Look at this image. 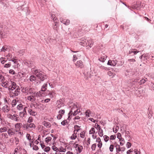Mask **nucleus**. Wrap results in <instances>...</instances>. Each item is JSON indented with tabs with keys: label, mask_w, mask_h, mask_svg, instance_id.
Segmentation results:
<instances>
[{
	"label": "nucleus",
	"mask_w": 154,
	"mask_h": 154,
	"mask_svg": "<svg viewBox=\"0 0 154 154\" xmlns=\"http://www.w3.org/2000/svg\"><path fill=\"white\" fill-rule=\"evenodd\" d=\"M32 71L33 74L42 81H44L47 78V76L45 74L41 73L39 70L35 69L33 70Z\"/></svg>",
	"instance_id": "nucleus-1"
},
{
	"label": "nucleus",
	"mask_w": 154,
	"mask_h": 154,
	"mask_svg": "<svg viewBox=\"0 0 154 154\" xmlns=\"http://www.w3.org/2000/svg\"><path fill=\"white\" fill-rule=\"evenodd\" d=\"M12 97L17 96L20 93V88L9 90Z\"/></svg>",
	"instance_id": "nucleus-2"
},
{
	"label": "nucleus",
	"mask_w": 154,
	"mask_h": 154,
	"mask_svg": "<svg viewBox=\"0 0 154 154\" xmlns=\"http://www.w3.org/2000/svg\"><path fill=\"white\" fill-rule=\"evenodd\" d=\"M80 128V127L77 125L74 126L75 130L74 131V133L70 137V138L72 140H75L77 137L76 134L77 133H75V132L76 131L78 132L79 130V129H76V128Z\"/></svg>",
	"instance_id": "nucleus-3"
},
{
	"label": "nucleus",
	"mask_w": 154,
	"mask_h": 154,
	"mask_svg": "<svg viewBox=\"0 0 154 154\" xmlns=\"http://www.w3.org/2000/svg\"><path fill=\"white\" fill-rule=\"evenodd\" d=\"M11 85H9V90L20 88L19 87L17 86L15 82L12 81H11Z\"/></svg>",
	"instance_id": "nucleus-4"
},
{
	"label": "nucleus",
	"mask_w": 154,
	"mask_h": 154,
	"mask_svg": "<svg viewBox=\"0 0 154 154\" xmlns=\"http://www.w3.org/2000/svg\"><path fill=\"white\" fill-rule=\"evenodd\" d=\"M27 99L32 102L38 100V98H36L34 94L30 96H28L27 97Z\"/></svg>",
	"instance_id": "nucleus-5"
},
{
	"label": "nucleus",
	"mask_w": 154,
	"mask_h": 154,
	"mask_svg": "<svg viewBox=\"0 0 154 154\" xmlns=\"http://www.w3.org/2000/svg\"><path fill=\"white\" fill-rule=\"evenodd\" d=\"M28 107L25 106L24 108L23 111L20 112L19 115L20 117L23 118L25 117L26 115L27 114L26 110L28 109Z\"/></svg>",
	"instance_id": "nucleus-6"
},
{
	"label": "nucleus",
	"mask_w": 154,
	"mask_h": 154,
	"mask_svg": "<svg viewBox=\"0 0 154 154\" xmlns=\"http://www.w3.org/2000/svg\"><path fill=\"white\" fill-rule=\"evenodd\" d=\"M46 93V95L49 96L51 98H53L55 96L56 94L55 91H47Z\"/></svg>",
	"instance_id": "nucleus-7"
},
{
	"label": "nucleus",
	"mask_w": 154,
	"mask_h": 154,
	"mask_svg": "<svg viewBox=\"0 0 154 154\" xmlns=\"http://www.w3.org/2000/svg\"><path fill=\"white\" fill-rule=\"evenodd\" d=\"M3 111L5 113H8L10 110V106L8 105H6L2 108Z\"/></svg>",
	"instance_id": "nucleus-8"
},
{
	"label": "nucleus",
	"mask_w": 154,
	"mask_h": 154,
	"mask_svg": "<svg viewBox=\"0 0 154 154\" xmlns=\"http://www.w3.org/2000/svg\"><path fill=\"white\" fill-rule=\"evenodd\" d=\"M1 86L4 88H8L9 89V82L7 81H5L2 82L1 84Z\"/></svg>",
	"instance_id": "nucleus-9"
},
{
	"label": "nucleus",
	"mask_w": 154,
	"mask_h": 154,
	"mask_svg": "<svg viewBox=\"0 0 154 154\" xmlns=\"http://www.w3.org/2000/svg\"><path fill=\"white\" fill-rule=\"evenodd\" d=\"M107 56L105 54H102L99 58V60L102 62H103L106 59Z\"/></svg>",
	"instance_id": "nucleus-10"
},
{
	"label": "nucleus",
	"mask_w": 154,
	"mask_h": 154,
	"mask_svg": "<svg viewBox=\"0 0 154 154\" xmlns=\"http://www.w3.org/2000/svg\"><path fill=\"white\" fill-rule=\"evenodd\" d=\"M48 84L50 85V87L51 88H53L51 86L52 85H50V83H48V82H46V83H44L43 86H42L41 89L42 90V91H43V92H44L45 91H46L48 86Z\"/></svg>",
	"instance_id": "nucleus-11"
},
{
	"label": "nucleus",
	"mask_w": 154,
	"mask_h": 154,
	"mask_svg": "<svg viewBox=\"0 0 154 154\" xmlns=\"http://www.w3.org/2000/svg\"><path fill=\"white\" fill-rule=\"evenodd\" d=\"M44 93L43 91H42V90L41 89V90L39 91L37 93L34 92V94L36 98H38V97L42 96V94H43Z\"/></svg>",
	"instance_id": "nucleus-12"
},
{
	"label": "nucleus",
	"mask_w": 154,
	"mask_h": 154,
	"mask_svg": "<svg viewBox=\"0 0 154 154\" xmlns=\"http://www.w3.org/2000/svg\"><path fill=\"white\" fill-rule=\"evenodd\" d=\"M60 21L62 23H63V24L66 25H68L70 23V21L69 20L63 19L62 18H60Z\"/></svg>",
	"instance_id": "nucleus-13"
},
{
	"label": "nucleus",
	"mask_w": 154,
	"mask_h": 154,
	"mask_svg": "<svg viewBox=\"0 0 154 154\" xmlns=\"http://www.w3.org/2000/svg\"><path fill=\"white\" fill-rule=\"evenodd\" d=\"M75 65L77 67H80V68H82L84 66L83 62L81 60L78 61L75 63Z\"/></svg>",
	"instance_id": "nucleus-14"
},
{
	"label": "nucleus",
	"mask_w": 154,
	"mask_h": 154,
	"mask_svg": "<svg viewBox=\"0 0 154 154\" xmlns=\"http://www.w3.org/2000/svg\"><path fill=\"white\" fill-rule=\"evenodd\" d=\"M75 148H76L77 150L78 151L79 153L81 152L83 149L82 146L81 145H79L78 144L76 145Z\"/></svg>",
	"instance_id": "nucleus-15"
},
{
	"label": "nucleus",
	"mask_w": 154,
	"mask_h": 154,
	"mask_svg": "<svg viewBox=\"0 0 154 154\" xmlns=\"http://www.w3.org/2000/svg\"><path fill=\"white\" fill-rule=\"evenodd\" d=\"M25 107V106H24L22 104L20 103L17 104V109L19 111H21L23 109V110L24 108Z\"/></svg>",
	"instance_id": "nucleus-16"
},
{
	"label": "nucleus",
	"mask_w": 154,
	"mask_h": 154,
	"mask_svg": "<svg viewBox=\"0 0 154 154\" xmlns=\"http://www.w3.org/2000/svg\"><path fill=\"white\" fill-rule=\"evenodd\" d=\"M34 63L32 61H29L26 62V64L29 67H33L34 66Z\"/></svg>",
	"instance_id": "nucleus-17"
},
{
	"label": "nucleus",
	"mask_w": 154,
	"mask_h": 154,
	"mask_svg": "<svg viewBox=\"0 0 154 154\" xmlns=\"http://www.w3.org/2000/svg\"><path fill=\"white\" fill-rule=\"evenodd\" d=\"M28 112L30 115L32 116H35L37 114V113L35 111H33L32 109H28Z\"/></svg>",
	"instance_id": "nucleus-18"
},
{
	"label": "nucleus",
	"mask_w": 154,
	"mask_h": 154,
	"mask_svg": "<svg viewBox=\"0 0 154 154\" xmlns=\"http://www.w3.org/2000/svg\"><path fill=\"white\" fill-rule=\"evenodd\" d=\"M9 50V48H8V47L6 45L3 46L1 49V51L4 52L8 51Z\"/></svg>",
	"instance_id": "nucleus-19"
},
{
	"label": "nucleus",
	"mask_w": 154,
	"mask_h": 154,
	"mask_svg": "<svg viewBox=\"0 0 154 154\" xmlns=\"http://www.w3.org/2000/svg\"><path fill=\"white\" fill-rule=\"evenodd\" d=\"M41 104L36 103L33 104V106L36 109H40L41 107Z\"/></svg>",
	"instance_id": "nucleus-20"
},
{
	"label": "nucleus",
	"mask_w": 154,
	"mask_h": 154,
	"mask_svg": "<svg viewBox=\"0 0 154 154\" xmlns=\"http://www.w3.org/2000/svg\"><path fill=\"white\" fill-rule=\"evenodd\" d=\"M79 44L83 46H86L87 44V40H83L82 41L79 42Z\"/></svg>",
	"instance_id": "nucleus-21"
},
{
	"label": "nucleus",
	"mask_w": 154,
	"mask_h": 154,
	"mask_svg": "<svg viewBox=\"0 0 154 154\" xmlns=\"http://www.w3.org/2000/svg\"><path fill=\"white\" fill-rule=\"evenodd\" d=\"M90 40H87V43H88V45L87 46V48L89 49V48H91V46L92 45H93V42L91 40V42L90 43Z\"/></svg>",
	"instance_id": "nucleus-22"
},
{
	"label": "nucleus",
	"mask_w": 154,
	"mask_h": 154,
	"mask_svg": "<svg viewBox=\"0 0 154 154\" xmlns=\"http://www.w3.org/2000/svg\"><path fill=\"white\" fill-rule=\"evenodd\" d=\"M17 115H13L12 116V119L14 121H18L19 120V119L17 117Z\"/></svg>",
	"instance_id": "nucleus-23"
},
{
	"label": "nucleus",
	"mask_w": 154,
	"mask_h": 154,
	"mask_svg": "<svg viewBox=\"0 0 154 154\" xmlns=\"http://www.w3.org/2000/svg\"><path fill=\"white\" fill-rule=\"evenodd\" d=\"M119 139L120 141V145L121 146L123 145L125 143V140L123 138L121 137Z\"/></svg>",
	"instance_id": "nucleus-24"
},
{
	"label": "nucleus",
	"mask_w": 154,
	"mask_h": 154,
	"mask_svg": "<svg viewBox=\"0 0 154 154\" xmlns=\"http://www.w3.org/2000/svg\"><path fill=\"white\" fill-rule=\"evenodd\" d=\"M8 130L7 128L6 127L1 128H0V132L1 133L5 132Z\"/></svg>",
	"instance_id": "nucleus-25"
},
{
	"label": "nucleus",
	"mask_w": 154,
	"mask_h": 154,
	"mask_svg": "<svg viewBox=\"0 0 154 154\" xmlns=\"http://www.w3.org/2000/svg\"><path fill=\"white\" fill-rule=\"evenodd\" d=\"M27 91L31 94V95H32L33 94L35 91H33V89L32 88H29L27 89Z\"/></svg>",
	"instance_id": "nucleus-26"
},
{
	"label": "nucleus",
	"mask_w": 154,
	"mask_h": 154,
	"mask_svg": "<svg viewBox=\"0 0 154 154\" xmlns=\"http://www.w3.org/2000/svg\"><path fill=\"white\" fill-rule=\"evenodd\" d=\"M116 151L117 152L119 153V152L121 151V148L119 145H117L116 146Z\"/></svg>",
	"instance_id": "nucleus-27"
},
{
	"label": "nucleus",
	"mask_w": 154,
	"mask_h": 154,
	"mask_svg": "<svg viewBox=\"0 0 154 154\" xmlns=\"http://www.w3.org/2000/svg\"><path fill=\"white\" fill-rule=\"evenodd\" d=\"M89 134H94L95 133V129L94 128H92L89 131Z\"/></svg>",
	"instance_id": "nucleus-28"
},
{
	"label": "nucleus",
	"mask_w": 154,
	"mask_h": 154,
	"mask_svg": "<svg viewBox=\"0 0 154 154\" xmlns=\"http://www.w3.org/2000/svg\"><path fill=\"white\" fill-rule=\"evenodd\" d=\"M17 103H18V101H17L16 100H13L11 103L12 106L13 107L15 106V105L17 104Z\"/></svg>",
	"instance_id": "nucleus-29"
},
{
	"label": "nucleus",
	"mask_w": 154,
	"mask_h": 154,
	"mask_svg": "<svg viewBox=\"0 0 154 154\" xmlns=\"http://www.w3.org/2000/svg\"><path fill=\"white\" fill-rule=\"evenodd\" d=\"M108 74L109 76L111 77L112 78L115 75V73L112 72L111 71H109L108 72Z\"/></svg>",
	"instance_id": "nucleus-30"
},
{
	"label": "nucleus",
	"mask_w": 154,
	"mask_h": 154,
	"mask_svg": "<svg viewBox=\"0 0 154 154\" xmlns=\"http://www.w3.org/2000/svg\"><path fill=\"white\" fill-rule=\"evenodd\" d=\"M98 134L101 137L103 135V131L101 128L99 130Z\"/></svg>",
	"instance_id": "nucleus-31"
},
{
	"label": "nucleus",
	"mask_w": 154,
	"mask_h": 154,
	"mask_svg": "<svg viewBox=\"0 0 154 154\" xmlns=\"http://www.w3.org/2000/svg\"><path fill=\"white\" fill-rule=\"evenodd\" d=\"M22 126V124L20 123H17L15 125V127L16 128L19 129Z\"/></svg>",
	"instance_id": "nucleus-32"
},
{
	"label": "nucleus",
	"mask_w": 154,
	"mask_h": 154,
	"mask_svg": "<svg viewBox=\"0 0 154 154\" xmlns=\"http://www.w3.org/2000/svg\"><path fill=\"white\" fill-rule=\"evenodd\" d=\"M5 81V77L1 73H0V81L2 82Z\"/></svg>",
	"instance_id": "nucleus-33"
},
{
	"label": "nucleus",
	"mask_w": 154,
	"mask_h": 154,
	"mask_svg": "<svg viewBox=\"0 0 154 154\" xmlns=\"http://www.w3.org/2000/svg\"><path fill=\"white\" fill-rule=\"evenodd\" d=\"M28 126H29V129L31 128H35V125L33 123H28Z\"/></svg>",
	"instance_id": "nucleus-34"
},
{
	"label": "nucleus",
	"mask_w": 154,
	"mask_h": 154,
	"mask_svg": "<svg viewBox=\"0 0 154 154\" xmlns=\"http://www.w3.org/2000/svg\"><path fill=\"white\" fill-rule=\"evenodd\" d=\"M23 128L24 129H29L28 123L23 125Z\"/></svg>",
	"instance_id": "nucleus-35"
},
{
	"label": "nucleus",
	"mask_w": 154,
	"mask_h": 154,
	"mask_svg": "<svg viewBox=\"0 0 154 154\" xmlns=\"http://www.w3.org/2000/svg\"><path fill=\"white\" fill-rule=\"evenodd\" d=\"M65 111L64 110H60L59 112V114L62 116L65 113Z\"/></svg>",
	"instance_id": "nucleus-36"
},
{
	"label": "nucleus",
	"mask_w": 154,
	"mask_h": 154,
	"mask_svg": "<svg viewBox=\"0 0 154 154\" xmlns=\"http://www.w3.org/2000/svg\"><path fill=\"white\" fill-rule=\"evenodd\" d=\"M36 77L33 75L31 76L30 78V80L31 81H33L36 79Z\"/></svg>",
	"instance_id": "nucleus-37"
},
{
	"label": "nucleus",
	"mask_w": 154,
	"mask_h": 154,
	"mask_svg": "<svg viewBox=\"0 0 154 154\" xmlns=\"http://www.w3.org/2000/svg\"><path fill=\"white\" fill-rule=\"evenodd\" d=\"M50 99L48 98L45 99V100H42L41 102L42 103H48L50 101Z\"/></svg>",
	"instance_id": "nucleus-38"
},
{
	"label": "nucleus",
	"mask_w": 154,
	"mask_h": 154,
	"mask_svg": "<svg viewBox=\"0 0 154 154\" xmlns=\"http://www.w3.org/2000/svg\"><path fill=\"white\" fill-rule=\"evenodd\" d=\"M51 139L52 138L51 137H48L45 139V141L47 143H48L49 141L51 140Z\"/></svg>",
	"instance_id": "nucleus-39"
},
{
	"label": "nucleus",
	"mask_w": 154,
	"mask_h": 154,
	"mask_svg": "<svg viewBox=\"0 0 154 154\" xmlns=\"http://www.w3.org/2000/svg\"><path fill=\"white\" fill-rule=\"evenodd\" d=\"M112 64H111L112 65V66H115L116 65L117 63V61L116 60H112Z\"/></svg>",
	"instance_id": "nucleus-40"
},
{
	"label": "nucleus",
	"mask_w": 154,
	"mask_h": 154,
	"mask_svg": "<svg viewBox=\"0 0 154 154\" xmlns=\"http://www.w3.org/2000/svg\"><path fill=\"white\" fill-rule=\"evenodd\" d=\"M114 146L113 145L111 144L110 145V146L109 147V149L110 151L111 152H112L113 151V149H114Z\"/></svg>",
	"instance_id": "nucleus-41"
},
{
	"label": "nucleus",
	"mask_w": 154,
	"mask_h": 154,
	"mask_svg": "<svg viewBox=\"0 0 154 154\" xmlns=\"http://www.w3.org/2000/svg\"><path fill=\"white\" fill-rule=\"evenodd\" d=\"M146 79H142L141 80L140 82H139V84L140 85H141L142 84L144 83L146 81Z\"/></svg>",
	"instance_id": "nucleus-42"
},
{
	"label": "nucleus",
	"mask_w": 154,
	"mask_h": 154,
	"mask_svg": "<svg viewBox=\"0 0 154 154\" xmlns=\"http://www.w3.org/2000/svg\"><path fill=\"white\" fill-rule=\"evenodd\" d=\"M96 147V143H94L93 144L91 147V148L92 150H95V149Z\"/></svg>",
	"instance_id": "nucleus-43"
},
{
	"label": "nucleus",
	"mask_w": 154,
	"mask_h": 154,
	"mask_svg": "<svg viewBox=\"0 0 154 154\" xmlns=\"http://www.w3.org/2000/svg\"><path fill=\"white\" fill-rule=\"evenodd\" d=\"M24 50H20L18 52L19 54H20V56L23 55L24 54Z\"/></svg>",
	"instance_id": "nucleus-44"
},
{
	"label": "nucleus",
	"mask_w": 154,
	"mask_h": 154,
	"mask_svg": "<svg viewBox=\"0 0 154 154\" xmlns=\"http://www.w3.org/2000/svg\"><path fill=\"white\" fill-rule=\"evenodd\" d=\"M11 64L10 63L6 64L4 65V67L5 68H8L11 66Z\"/></svg>",
	"instance_id": "nucleus-45"
},
{
	"label": "nucleus",
	"mask_w": 154,
	"mask_h": 154,
	"mask_svg": "<svg viewBox=\"0 0 154 154\" xmlns=\"http://www.w3.org/2000/svg\"><path fill=\"white\" fill-rule=\"evenodd\" d=\"M8 133L9 136H11L13 132L11 129H9L8 131Z\"/></svg>",
	"instance_id": "nucleus-46"
},
{
	"label": "nucleus",
	"mask_w": 154,
	"mask_h": 154,
	"mask_svg": "<svg viewBox=\"0 0 154 154\" xmlns=\"http://www.w3.org/2000/svg\"><path fill=\"white\" fill-rule=\"evenodd\" d=\"M67 123L68 122L67 120H65L61 122V124L63 125H65L67 124Z\"/></svg>",
	"instance_id": "nucleus-47"
},
{
	"label": "nucleus",
	"mask_w": 154,
	"mask_h": 154,
	"mask_svg": "<svg viewBox=\"0 0 154 154\" xmlns=\"http://www.w3.org/2000/svg\"><path fill=\"white\" fill-rule=\"evenodd\" d=\"M80 136L81 137L83 138L85 136V132L83 131L80 134Z\"/></svg>",
	"instance_id": "nucleus-48"
},
{
	"label": "nucleus",
	"mask_w": 154,
	"mask_h": 154,
	"mask_svg": "<svg viewBox=\"0 0 154 154\" xmlns=\"http://www.w3.org/2000/svg\"><path fill=\"white\" fill-rule=\"evenodd\" d=\"M7 60H9V61H11L12 62H14V63H17V60L16 59H14V60H10L9 58H8V57L7 58Z\"/></svg>",
	"instance_id": "nucleus-49"
},
{
	"label": "nucleus",
	"mask_w": 154,
	"mask_h": 154,
	"mask_svg": "<svg viewBox=\"0 0 154 154\" xmlns=\"http://www.w3.org/2000/svg\"><path fill=\"white\" fill-rule=\"evenodd\" d=\"M103 137L105 141L106 142L108 140L109 138V137L106 135H104L103 136Z\"/></svg>",
	"instance_id": "nucleus-50"
},
{
	"label": "nucleus",
	"mask_w": 154,
	"mask_h": 154,
	"mask_svg": "<svg viewBox=\"0 0 154 154\" xmlns=\"http://www.w3.org/2000/svg\"><path fill=\"white\" fill-rule=\"evenodd\" d=\"M33 119L31 117H29L27 121V123H30L32 122Z\"/></svg>",
	"instance_id": "nucleus-51"
},
{
	"label": "nucleus",
	"mask_w": 154,
	"mask_h": 154,
	"mask_svg": "<svg viewBox=\"0 0 154 154\" xmlns=\"http://www.w3.org/2000/svg\"><path fill=\"white\" fill-rule=\"evenodd\" d=\"M51 18L54 21L57 20V18H55V16L54 14H52L51 16Z\"/></svg>",
	"instance_id": "nucleus-52"
},
{
	"label": "nucleus",
	"mask_w": 154,
	"mask_h": 154,
	"mask_svg": "<svg viewBox=\"0 0 154 154\" xmlns=\"http://www.w3.org/2000/svg\"><path fill=\"white\" fill-rule=\"evenodd\" d=\"M32 149H33L35 150H38V147L36 145H33L32 147Z\"/></svg>",
	"instance_id": "nucleus-53"
},
{
	"label": "nucleus",
	"mask_w": 154,
	"mask_h": 154,
	"mask_svg": "<svg viewBox=\"0 0 154 154\" xmlns=\"http://www.w3.org/2000/svg\"><path fill=\"white\" fill-rule=\"evenodd\" d=\"M44 125L47 128H49L50 127L49 123L48 122H45L44 123Z\"/></svg>",
	"instance_id": "nucleus-54"
},
{
	"label": "nucleus",
	"mask_w": 154,
	"mask_h": 154,
	"mask_svg": "<svg viewBox=\"0 0 154 154\" xmlns=\"http://www.w3.org/2000/svg\"><path fill=\"white\" fill-rule=\"evenodd\" d=\"M9 72L11 74H12L14 75L15 74V72L12 69H10L9 71Z\"/></svg>",
	"instance_id": "nucleus-55"
},
{
	"label": "nucleus",
	"mask_w": 154,
	"mask_h": 154,
	"mask_svg": "<svg viewBox=\"0 0 154 154\" xmlns=\"http://www.w3.org/2000/svg\"><path fill=\"white\" fill-rule=\"evenodd\" d=\"M116 135H112L110 137V139L111 140H114L116 138Z\"/></svg>",
	"instance_id": "nucleus-56"
},
{
	"label": "nucleus",
	"mask_w": 154,
	"mask_h": 154,
	"mask_svg": "<svg viewBox=\"0 0 154 154\" xmlns=\"http://www.w3.org/2000/svg\"><path fill=\"white\" fill-rule=\"evenodd\" d=\"M79 111H78V109H77L76 111H75L73 113V115L74 116H75L79 112Z\"/></svg>",
	"instance_id": "nucleus-57"
},
{
	"label": "nucleus",
	"mask_w": 154,
	"mask_h": 154,
	"mask_svg": "<svg viewBox=\"0 0 154 154\" xmlns=\"http://www.w3.org/2000/svg\"><path fill=\"white\" fill-rule=\"evenodd\" d=\"M50 149L49 147H46L44 149V151L45 152H48Z\"/></svg>",
	"instance_id": "nucleus-58"
},
{
	"label": "nucleus",
	"mask_w": 154,
	"mask_h": 154,
	"mask_svg": "<svg viewBox=\"0 0 154 154\" xmlns=\"http://www.w3.org/2000/svg\"><path fill=\"white\" fill-rule=\"evenodd\" d=\"M131 143L129 142H128L126 144V146L128 148H129L131 146Z\"/></svg>",
	"instance_id": "nucleus-59"
},
{
	"label": "nucleus",
	"mask_w": 154,
	"mask_h": 154,
	"mask_svg": "<svg viewBox=\"0 0 154 154\" xmlns=\"http://www.w3.org/2000/svg\"><path fill=\"white\" fill-rule=\"evenodd\" d=\"M102 145V143L101 141H100V142L99 143H98L97 144L98 147L100 148L101 147Z\"/></svg>",
	"instance_id": "nucleus-60"
},
{
	"label": "nucleus",
	"mask_w": 154,
	"mask_h": 154,
	"mask_svg": "<svg viewBox=\"0 0 154 154\" xmlns=\"http://www.w3.org/2000/svg\"><path fill=\"white\" fill-rule=\"evenodd\" d=\"M26 137L29 140H31V136L29 134H27L26 135Z\"/></svg>",
	"instance_id": "nucleus-61"
},
{
	"label": "nucleus",
	"mask_w": 154,
	"mask_h": 154,
	"mask_svg": "<svg viewBox=\"0 0 154 154\" xmlns=\"http://www.w3.org/2000/svg\"><path fill=\"white\" fill-rule=\"evenodd\" d=\"M52 149L55 151H57V150H58V149L56 147L54 146L52 147Z\"/></svg>",
	"instance_id": "nucleus-62"
},
{
	"label": "nucleus",
	"mask_w": 154,
	"mask_h": 154,
	"mask_svg": "<svg viewBox=\"0 0 154 154\" xmlns=\"http://www.w3.org/2000/svg\"><path fill=\"white\" fill-rule=\"evenodd\" d=\"M117 137L119 139L122 137L121 134L120 133H117Z\"/></svg>",
	"instance_id": "nucleus-63"
},
{
	"label": "nucleus",
	"mask_w": 154,
	"mask_h": 154,
	"mask_svg": "<svg viewBox=\"0 0 154 154\" xmlns=\"http://www.w3.org/2000/svg\"><path fill=\"white\" fill-rule=\"evenodd\" d=\"M62 117V116L60 115V114H59L57 116V118L58 119H60Z\"/></svg>",
	"instance_id": "nucleus-64"
}]
</instances>
